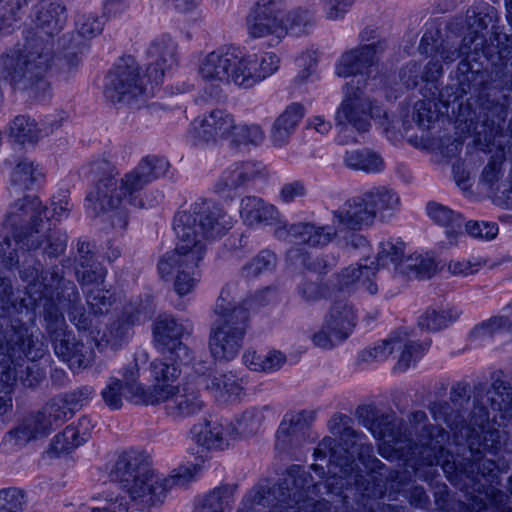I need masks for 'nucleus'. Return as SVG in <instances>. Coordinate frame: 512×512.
I'll return each mask as SVG.
<instances>
[{
  "label": "nucleus",
  "mask_w": 512,
  "mask_h": 512,
  "mask_svg": "<svg viewBox=\"0 0 512 512\" xmlns=\"http://www.w3.org/2000/svg\"><path fill=\"white\" fill-rule=\"evenodd\" d=\"M436 269L437 265L432 257L410 255L401 263L400 274L409 279H429L435 274Z\"/></svg>",
  "instance_id": "nucleus-48"
},
{
  "label": "nucleus",
  "mask_w": 512,
  "mask_h": 512,
  "mask_svg": "<svg viewBox=\"0 0 512 512\" xmlns=\"http://www.w3.org/2000/svg\"><path fill=\"white\" fill-rule=\"evenodd\" d=\"M343 161L347 168L365 173H378L384 169L382 157L367 148L346 151Z\"/></svg>",
  "instance_id": "nucleus-40"
},
{
  "label": "nucleus",
  "mask_w": 512,
  "mask_h": 512,
  "mask_svg": "<svg viewBox=\"0 0 512 512\" xmlns=\"http://www.w3.org/2000/svg\"><path fill=\"white\" fill-rule=\"evenodd\" d=\"M191 362H179L176 358V354L167 358L161 355L159 358L154 359L150 363V372L156 382L155 385L172 384L175 382L181 374V367L187 366Z\"/></svg>",
  "instance_id": "nucleus-43"
},
{
  "label": "nucleus",
  "mask_w": 512,
  "mask_h": 512,
  "mask_svg": "<svg viewBox=\"0 0 512 512\" xmlns=\"http://www.w3.org/2000/svg\"><path fill=\"white\" fill-rule=\"evenodd\" d=\"M86 301L94 315H104L113 308L117 295L109 289L96 288L87 292Z\"/></svg>",
  "instance_id": "nucleus-60"
},
{
  "label": "nucleus",
  "mask_w": 512,
  "mask_h": 512,
  "mask_svg": "<svg viewBox=\"0 0 512 512\" xmlns=\"http://www.w3.org/2000/svg\"><path fill=\"white\" fill-rule=\"evenodd\" d=\"M355 416L375 438L383 441L384 447L380 449L382 456H385L382 450H389L390 457L392 453L402 456L412 453L411 441L405 433L402 420L394 413L380 414L374 404H365L357 407Z\"/></svg>",
  "instance_id": "nucleus-11"
},
{
  "label": "nucleus",
  "mask_w": 512,
  "mask_h": 512,
  "mask_svg": "<svg viewBox=\"0 0 512 512\" xmlns=\"http://www.w3.org/2000/svg\"><path fill=\"white\" fill-rule=\"evenodd\" d=\"M86 432H80L78 427H74L72 425L67 426L63 432L57 434L51 444V450L55 454L60 453H69L76 447L83 444L87 438Z\"/></svg>",
  "instance_id": "nucleus-57"
},
{
  "label": "nucleus",
  "mask_w": 512,
  "mask_h": 512,
  "mask_svg": "<svg viewBox=\"0 0 512 512\" xmlns=\"http://www.w3.org/2000/svg\"><path fill=\"white\" fill-rule=\"evenodd\" d=\"M42 283H34L30 286V293H34L35 288L46 289L43 297H52L54 292L59 304L66 311V308L81 303L79 291L73 281L64 279L63 273L57 267L41 273Z\"/></svg>",
  "instance_id": "nucleus-25"
},
{
  "label": "nucleus",
  "mask_w": 512,
  "mask_h": 512,
  "mask_svg": "<svg viewBox=\"0 0 512 512\" xmlns=\"http://www.w3.org/2000/svg\"><path fill=\"white\" fill-rule=\"evenodd\" d=\"M364 490L366 493L360 499H357L356 508H353L352 512H405L403 509L382 503L376 499L384 493L382 484L372 488L366 487Z\"/></svg>",
  "instance_id": "nucleus-52"
},
{
  "label": "nucleus",
  "mask_w": 512,
  "mask_h": 512,
  "mask_svg": "<svg viewBox=\"0 0 512 512\" xmlns=\"http://www.w3.org/2000/svg\"><path fill=\"white\" fill-rule=\"evenodd\" d=\"M30 36L21 48H13L0 56V76L14 90L26 91L42 99L50 90L46 75L51 68L53 51Z\"/></svg>",
  "instance_id": "nucleus-7"
},
{
  "label": "nucleus",
  "mask_w": 512,
  "mask_h": 512,
  "mask_svg": "<svg viewBox=\"0 0 512 512\" xmlns=\"http://www.w3.org/2000/svg\"><path fill=\"white\" fill-rule=\"evenodd\" d=\"M405 243L400 239H388L379 243V250L374 262L376 272L380 267H388L392 264L397 273H400V265L405 257Z\"/></svg>",
  "instance_id": "nucleus-45"
},
{
  "label": "nucleus",
  "mask_w": 512,
  "mask_h": 512,
  "mask_svg": "<svg viewBox=\"0 0 512 512\" xmlns=\"http://www.w3.org/2000/svg\"><path fill=\"white\" fill-rule=\"evenodd\" d=\"M363 194L375 218L379 216L381 220H386L399 210L400 198L391 188L386 186L372 187Z\"/></svg>",
  "instance_id": "nucleus-36"
},
{
  "label": "nucleus",
  "mask_w": 512,
  "mask_h": 512,
  "mask_svg": "<svg viewBox=\"0 0 512 512\" xmlns=\"http://www.w3.org/2000/svg\"><path fill=\"white\" fill-rule=\"evenodd\" d=\"M471 386L466 381L454 383L449 392V400L434 401L428 406L429 412L438 424H445L451 430L459 432L466 438L470 458H464L472 463H483L490 460L486 453L495 456L501 448L500 432L491 429L479 433L471 425L482 426L489 420V412L486 406L479 404V399L474 396L473 410H471Z\"/></svg>",
  "instance_id": "nucleus-3"
},
{
  "label": "nucleus",
  "mask_w": 512,
  "mask_h": 512,
  "mask_svg": "<svg viewBox=\"0 0 512 512\" xmlns=\"http://www.w3.org/2000/svg\"><path fill=\"white\" fill-rule=\"evenodd\" d=\"M191 440L199 447L209 451H223L230 445L224 435V428L218 422L203 419L190 429Z\"/></svg>",
  "instance_id": "nucleus-32"
},
{
  "label": "nucleus",
  "mask_w": 512,
  "mask_h": 512,
  "mask_svg": "<svg viewBox=\"0 0 512 512\" xmlns=\"http://www.w3.org/2000/svg\"><path fill=\"white\" fill-rule=\"evenodd\" d=\"M153 333L160 355L171 358L176 354L179 362L193 360L192 351L182 342L185 336L192 333V324L189 321L178 322L168 315H160L156 320Z\"/></svg>",
  "instance_id": "nucleus-15"
},
{
  "label": "nucleus",
  "mask_w": 512,
  "mask_h": 512,
  "mask_svg": "<svg viewBox=\"0 0 512 512\" xmlns=\"http://www.w3.org/2000/svg\"><path fill=\"white\" fill-rule=\"evenodd\" d=\"M236 484H223L207 493L195 506L194 512H224L233 502Z\"/></svg>",
  "instance_id": "nucleus-41"
},
{
  "label": "nucleus",
  "mask_w": 512,
  "mask_h": 512,
  "mask_svg": "<svg viewBox=\"0 0 512 512\" xmlns=\"http://www.w3.org/2000/svg\"><path fill=\"white\" fill-rule=\"evenodd\" d=\"M325 327L333 334L336 341H344L352 333L357 323L353 305L347 300H337L331 305L325 316Z\"/></svg>",
  "instance_id": "nucleus-30"
},
{
  "label": "nucleus",
  "mask_w": 512,
  "mask_h": 512,
  "mask_svg": "<svg viewBox=\"0 0 512 512\" xmlns=\"http://www.w3.org/2000/svg\"><path fill=\"white\" fill-rule=\"evenodd\" d=\"M352 465L354 464V456L357 455L358 460L364 465V467L369 470V477L373 481V484L370 483L369 479H365L362 475H356L355 484L357 486V490H359L360 495L358 499H360L366 491L364 488L373 486H378V484H382L384 486V490L386 489V480L388 476H385L384 470H386L385 465L373 455V446L370 443L362 442L359 443V446L352 452Z\"/></svg>",
  "instance_id": "nucleus-28"
},
{
  "label": "nucleus",
  "mask_w": 512,
  "mask_h": 512,
  "mask_svg": "<svg viewBox=\"0 0 512 512\" xmlns=\"http://www.w3.org/2000/svg\"><path fill=\"white\" fill-rule=\"evenodd\" d=\"M95 393V390L90 385H84L65 393L64 395L52 398L51 403L58 407L59 412L63 417V421L66 422L73 417L75 412L82 407L83 403L91 398Z\"/></svg>",
  "instance_id": "nucleus-42"
},
{
  "label": "nucleus",
  "mask_w": 512,
  "mask_h": 512,
  "mask_svg": "<svg viewBox=\"0 0 512 512\" xmlns=\"http://www.w3.org/2000/svg\"><path fill=\"white\" fill-rule=\"evenodd\" d=\"M332 483L313 482L311 474L300 465H291L277 484L263 480L243 497L236 512H331L328 501H316L320 488Z\"/></svg>",
  "instance_id": "nucleus-4"
},
{
  "label": "nucleus",
  "mask_w": 512,
  "mask_h": 512,
  "mask_svg": "<svg viewBox=\"0 0 512 512\" xmlns=\"http://www.w3.org/2000/svg\"><path fill=\"white\" fill-rule=\"evenodd\" d=\"M242 58L243 78L240 87L251 88L256 83L266 79L279 68L280 59L274 53H265L263 56L256 54Z\"/></svg>",
  "instance_id": "nucleus-31"
},
{
  "label": "nucleus",
  "mask_w": 512,
  "mask_h": 512,
  "mask_svg": "<svg viewBox=\"0 0 512 512\" xmlns=\"http://www.w3.org/2000/svg\"><path fill=\"white\" fill-rule=\"evenodd\" d=\"M266 176L265 166L261 162H237L222 173L214 185V191L223 197L233 198L240 189Z\"/></svg>",
  "instance_id": "nucleus-22"
},
{
  "label": "nucleus",
  "mask_w": 512,
  "mask_h": 512,
  "mask_svg": "<svg viewBox=\"0 0 512 512\" xmlns=\"http://www.w3.org/2000/svg\"><path fill=\"white\" fill-rule=\"evenodd\" d=\"M333 219L345 228L360 230L363 226H371L375 217L362 194L347 200L341 209L333 211Z\"/></svg>",
  "instance_id": "nucleus-29"
},
{
  "label": "nucleus",
  "mask_w": 512,
  "mask_h": 512,
  "mask_svg": "<svg viewBox=\"0 0 512 512\" xmlns=\"http://www.w3.org/2000/svg\"><path fill=\"white\" fill-rule=\"evenodd\" d=\"M204 387L212 392L215 397L225 401L235 399L241 393L242 387L236 377L231 374H215L210 379H204Z\"/></svg>",
  "instance_id": "nucleus-49"
},
{
  "label": "nucleus",
  "mask_w": 512,
  "mask_h": 512,
  "mask_svg": "<svg viewBox=\"0 0 512 512\" xmlns=\"http://www.w3.org/2000/svg\"><path fill=\"white\" fill-rule=\"evenodd\" d=\"M345 97L340 104L335 121L338 126L351 125L358 132H366L370 128L368 110L371 99L365 96L364 81L351 80L343 88Z\"/></svg>",
  "instance_id": "nucleus-19"
},
{
  "label": "nucleus",
  "mask_w": 512,
  "mask_h": 512,
  "mask_svg": "<svg viewBox=\"0 0 512 512\" xmlns=\"http://www.w3.org/2000/svg\"><path fill=\"white\" fill-rule=\"evenodd\" d=\"M168 162L156 156H148L120 181L112 174L109 161L98 160L91 165V173L99 177L94 188L86 196V207L94 216L110 214L111 226L126 229L129 221L127 205L145 208L141 190L153 180L164 175Z\"/></svg>",
  "instance_id": "nucleus-2"
},
{
  "label": "nucleus",
  "mask_w": 512,
  "mask_h": 512,
  "mask_svg": "<svg viewBox=\"0 0 512 512\" xmlns=\"http://www.w3.org/2000/svg\"><path fill=\"white\" fill-rule=\"evenodd\" d=\"M50 341L54 353L66 362L73 372H79L92 365L95 358L93 348L76 339L72 331L69 330Z\"/></svg>",
  "instance_id": "nucleus-23"
},
{
  "label": "nucleus",
  "mask_w": 512,
  "mask_h": 512,
  "mask_svg": "<svg viewBox=\"0 0 512 512\" xmlns=\"http://www.w3.org/2000/svg\"><path fill=\"white\" fill-rule=\"evenodd\" d=\"M487 400L491 409L503 413V417L512 412V385L510 382L494 378L487 390Z\"/></svg>",
  "instance_id": "nucleus-46"
},
{
  "label": "nucleus",
  "mask_w": 512,
  "mask_h": 512,
  "mask_svg": "<svg viewBox=\"0 0 512 512\" xmlns=\"http://www.w3.org/2000/svg\"><path fill=\"white\" fill-rule=\"evenodd\" d=\"M458 318V313L452 309L437 311L435 309H427L418 320L421 329L427 331H438Z\"/></svg>",
  "instance_id": "nucleus-59"
},
{
  "label": "nucleus",
  "mask_w": 512,
  "mask_h": 512,
  "mask_svg": "<svg viewBox=\"0 0 512 512\" xmlns=\"http://www.w3.org/2000/svg\"><path fill=\"white\" fill-rule=\"evenodd\" d=\"M33 26L25 31V38L34 35L36 43L54 52V38L67 22L66 7L57 1L41 0L31 11Z\"/></svg>",
  "instance_id": "nucleus-14"
},
{
  "label": "nucleus",
  "mask_w": 512,
  "mask_h": 512,
  "mask_svg": "<svg viewBox=\"0 0 512 512\" xmlns=\"http://www.w3.org/2000/svg\"><path fill=\"white\" fill-rule=\"evenodd\" d=\"M247 305V301L234 305L229 288L221 290L214 309L217 318L209 339L211 353L216 359L230 360L242 347L250 316Z\"/></svg>",
  "instance_id": "nucleus-8"
},
{
  "label": "nucleus",
  "mask_w": 512,
  "mask_h": 512,
  "mask_svg": "<svg viewBox=\"0 0 512 512\" xmlns=\"http://www.w3.org/2000/svg\"><path fill=\"white\" fill-rule=\"evenodd\" d=\"M266 410H269L268 406L246 409L241 417L237 419L231 435L235 434L241 437H251L255 435L264 421V411Z\"/></svg>",
  "instance_id": "nucleus-55"
},
{
  "label": "nucleus",
  "mask_w": 512,
  "mask_h": 512,
  "mask_svg": "<svg viewBox=\"0 0 512 512\" xmlns=\"http://www.w3.org/2000/svg\"><path fill=\"white\" fill-rule=\"evenodd\" d=\"M29 0H0V31L11 33L18 27Z\"/></svg>",
  "instance_id": "nucleus-53"
},
{
  "label": "nucleus",
  "mask_w": 512,
  "mask_h": 512,
  "mask_svg": "<svg viewBox=\"0 0 512 512\" xmlns=\"http://www.w3.org/2000/svg\"><path fill=\"white\" fill-rule=\"evenodd\" d=\"M242 58L234 49H218L210 52L201 62L200 75L211 85L221 86L234 83L240 87Z\"/></svg>",
  "instance_id": "nucleus-17"
},
{
  "label": "nucleus",
  "mask_w": 512,
  "mask_h": 512,
  "mask_svg": "<svg viewBox=\"0 0 512 512\" xmlns=\"http://www.w3.org/2000/svg\"><path fill=\"white\" fill-rule=\"evenodd\" d=\"M235 121L231 114L225 110L215 109L204 115L200 120L194 121L196 136L203 142H216L232 136Z\"/></svg>",
  "instance_id": "nucleus-27"
},
{
  "label": "nucleus",
  "mask_w": 512,
  "mask_h": 512,
  "mask_svg": "<svg viewBox=\"0 0 512 512\" xmlns=\"http://www.w3.org/2000/svg\"><path fill=\"white\" fill-rule=\"evenodd\" d=\"M314 22V18L309 11L302 9L292 10L284 18L286 34L291 33L295 36L308 34Z\"/></svg>",
  "instance_id": "nucleus-61"
},
{
  "label": "nucleus",
  "mask_w": 512,
  "mask_h": 512,
  "mask_svg": "<svg viewBox=\"0 0 512 512\" xmlns=\"http://www.w3.org/2000/svg\"><path fill=\"white\" fill-rule=\"evenodd\" d=\"M44 320L49 339L60 336L69 331L63 313L54 303L53 297H42Z\"/></svg>",
  "instance_id": "nucleus-56"
},
{
  "label": "nucleus",
  "mask_w": 512,
  "mask_h": 512,
  "mask_svg": "<svg viewBox=\"0 0 512 512\" xmlns=\"http://www.w3.org/2000/svg\"><path fill=\"white\" fill-rule=\"evenodd\" d=\"M41 130L34 119L28 115H17L9 126V137L20 144L36 143Z\"/></svg>",
  "instance_id": "nucleus-51"
},
{
  "label": "nucleus",
  "mask_w": 512,
  "mask_h": 512,
  "mask_svg": "<svg viewBox=\"0 0 512 512\" xmlns=\"http://www.w3.org/2000/svg\"><path fill=\"white\" fill-rule=\"evenodd\" d=\"M43 176L38 166L27 158L20 160L11 174V185L19 190L31 189Z\"/></svg>",
  "instance_id": "nucleus-54"
},
{
  "label": "nucleus",
  "mask_w": 512,
  "mask_h": 512,
  "mask_svg": "<svg viewBox=\"0 0 512 512\" xmlns=\"http://www.w3.org/2000/svg\"><path fill=\"white\" fill-rule=\"evenodd\" d=\"M364 438V434L356 431L351 426H345L344 430H341L339 439L343 447L339 451L341 462H337L341 478L349 476L353 472L351 454L359 446V443L363 442Z\"/></svg>",
  "instance_id": "nucleus-44"
},
{
  "label": "nucleus",
  "mask_w": 512,
  "mask_h": 512,
  "mask_svg": "<svg viewBox=\"0 0 512 512\" xmlns=\"http://www.w3.org/2000/svg\"><path fill=\"white\" fill-rule=\"evenodd\" d=\"M304 115V108L299 103L289 105L274 121L272 141L275 146L285 145Z\"/></svg>",
  "instance_id": "nucleus-37"
},
{
  "label": "nucleus",
  "mask_w": 512,
  "mask_h": 512,
  "mask_svg": "<svg viewBox=\"0 0 512 512\" xmlns=\"http://www.w3.org/2000/svg\"><path fill=\"white\" fill-rule=\"evenodd\" d=\"M317 410H302L289 419H284L277 430V442L283 446L296 447L302 442L315 441L316 433L311 430L315 421Z\"/></svg>",
  "instance_id": "nucleus-24"
},
{
  "label": "nucleus",
  "mask_w": 512,
  "mask_h": 512,
  "mask_svg": "<svg viewBox=\"0 0 512 512\" xmlns=\"http://www.w3.org/2000/svg\"><path fill=\"white\" fill-rule=\"evenodd\" d=\"M388 45L385 39H378L372 43H367L344 52L335 67V74L339 77L360 76V79L354 81H366L372 72V68L377 65L379 57L386 51Z\"/></svg>",
  "instance_id": "nucleus-16"
},
{
  "label": "nucleus",
  "mask_w": 512,
  "mask_h": 512,
  "mask_svg": "<svg viewBox=\"0 0 512 512\" xmlns=\"http://www.w3.org/2000/svg\"><path fill=\"white\" fill-rule=\"evenodd\" d=\"M169 253L170 252H167L159 260V263H158L159 273H160L161 277L164 278L166 276L171 275L174 271H176L177 274H176L175 281H174V289L179 296L187 295L194 289V287L196 285L197 278H196L195 269L198 267V264L201 260H197L193 264L192 267H189L188 265H186V263L183 260L184 256L181 255V260L177 261L175 264L171 265V269L169 270V272H163L160 268V265H161V262L166 258V256Z\"/></svg>",
  "instance_id": "nucleus-39"
},
{
  "label": "nucleus",
  "mask_w": 512,
  "mask_h": 512,
  "mask_svg": "<svg viewBox=\"0 0 512 512\" xmlns=\"http://www.w3.org/2000/svg\"><path fill=\"white\" fill-rule=\"evenodd\" d=\"M144 405L165 403V414L174 421L184 420L198 415L205 407L197 390L184 385H153L151 392L144 394Z\"/></svg>",
  "instance_id": "nucleus-12"
},
{
  "label": "nucleus",
  "mask_w": 512,
  "mask_h": 512,
  "mask_svg": "<svg viewBox=\"0 0 512 512\" xmlns=\"http://www.w3.org/2000/svg\"><path fill=\"white\" fill-rule=\"evenodd\" d=\"M134 322L132 311L125 309L122 315L110 324L102 339L112 348L120 347L131 336Z\"/></svg>",
  "instance_id": "nucleus-47"
},
{
  "label": "nucleus",
  "mask_w": 512,
  "mask_h": 512,
  "mask_svg": "<svg viewBox=\"0 0 512 512\" xmlns=\"http://www.w3.org/2000/svg\"><path fill=\"white\" fill-rule=\"evenodd\" d=\"M376 275L374 261L368 264L351 265L337 274L338 285L341 289L349 287L356 282H362L365 289L372 295L378 292L377 284L371 279Z\"/></svg>",
  "instance_id": "nucleus-38"
},
{
  "label": "nucleus",
  "mask_w": 512,
  "mask_h": 512,
  "mask_svg": "<svg viewBox=\"0 0 512 512\" xmlns=\"http://www.w3.org/2000/svg\"><path fill=\"white\" fill-rule=\"evenodd\" d=\"M88 44L81 35L71 31L64 33L57 41V53L60 55L61 69L65 73H73L82 62V55Z\"/></svg>",
  "instance_id": "nucleus-34"
},
{
  "label": "nucleus",
  "mask_w": 512,
  "mask_h": 512,
  "mask_svg": "<svg viewBox=\"0 0 512 512\" xmlns=\"http://www.w3.org/2000/svg\"><path fill=\"white\" fill-rule=\"evenodd\" d=\"M240 215L249 226L275 225L280 217L274 205L256 196H246L241 200Z\"/></svg>",
  "instance_id": "nucleus-33"
},
{
  "label": "nucleus",
  "mask_w": 512,
  "mask_h": 512,
  "mask_svg": "<svg viewBox=\"0 0 512 512\" xmlns=\"http://www.w3.org/2000/svg\"><path fill=\"white\" fill-rule=\"evenodd\" d=\"M145 90L140 67L132 56L120 58L106 76L104 95L113 104L132 105L144 96Z\"/></svg>",
  "instance_id": "nucleus-13"
},
{
  "label": "nucleus",
  "mask_w": 512,
  "mask_h": 512,
  "mask_svg": "<svg viewBox=\"0 0 512 512\" xmlns=\"http://www.w3.org/2000/svg\"><path fill=\"white\" fill-rule=\"evenodd\" d=\"M277 264L276 254L268 249L260 251L249 263L241 269V275L250 279L274 270Z\"/></svg>",
  "instance_id": "nucleus-58"
},
{
  "label": "nucleus",
  "mask_w": 512,
  "mask_h": 512,
  "mask_svg": "<svg viewBox=\"0 0 512 512\" xmlns=\"http://www.w3.org/2000/svg\"><path fill=\"white\" fill-rule=\"evenodd\" d=\"M427 213L435 223L447 228L449 236L461 232L464 219L460 213L436 202L428 203Z\"/></svg>",
  "instance_id": "nucleus-50"
},
{
  "label": "nucleus",
  "mask_w": 512,
  "mask_h": 512,
  "mask_svg": "<svg viewBox=\"0 0 512 512\" xmlns=\"http://www.w3.org/2000/svg\"><path fill=\"white\" fill-rule=\"evenodd\" d=\"M284 11L282 0H258L246 17L248 34L253 38L269 35L278 39L284 37Z\"/></svg>",
  "instance_id": "nucleus-18"
},
{
  "label": "nucleus",
  "mask_w": 512,
  "mask_h": 512,
  "mask_svg": "<svg viewBox=\"0 0 512 512\" xmlns=\"http://www.w3.org/2000/svg\"><path fill=\"white\" fill-rule=\"evenodd\" d=\"M457 81L466 85L468 90H473L477 101L479 102V114L485 117V125H500L505 121L507 111L503 103L494 99L490 100L485 93V73L480 70H472L470 62L461 60L456 71Z\"/></svg>",
  "instance_id": "nucleus-20"
},
{
  "label": "nucleus",
  "mask_w": 512,
  "mask_h": 512,
  "mask_svg": "<svg viewBox=\"0 0 512 512\" xmlns=\"http://www.w3.org/2000/svg\"><path fill=\"white\" fill-rule=\"evenodd\" d=\"M75 277L82 286L103 283L106 269L97 260H91L75 266Z\"/></svg>",
  "instance_id": "nucleus-64"
},
{
  "label": "nucleus",
  "mask_w": 512,
  "mask_h": 512,
  "mask_svg": "<svg viewBox=\"0 0 512 512\" xmlns=\"http://www.w3.org/2000/svg\"><path fill=\"white\" fill-rule=\"evenodd\" d=\"M296 243L306 244L313 248H323L338 235L333 225H318L313 222H299L293 229Z\"/></svg>",
  "instance_id": "nucleus-35"
},
{
  "label": "nucleus",
  "mask_w": 512,
  "mask_h": 512,
  "mask_svg": "<svg viewBox=\"0 0 512 512\" xmlns=\"http://www.w3.org/2000/svg\"><path fill=\"white\" fill-rule=\"evenodd\" d=\"M147 55L152 60L147 75L159 83L165 72L177 64V44L170 36L162 35L151 42Z\"/></svg>",
  "instance_id": "nucleus-26"
},
{
  "label": "nucleus",
  "mask_w": 512,
  "mask_h": 512,
  "mask_svg": "<svg viewBox=\"0 0 512 512\" xmlns=\"http://www.w3.org/2000/svg\"><path fill=\"white\" fill-rule=\"evenodd\" d=\"M232 228V218L218 204L201 200L188 209L179 210L174 216L173 229L178 238L176 248L161 262L163 272H169L171 265L183 260L192 267L202 260L206 251L203 240H216Z\"/></svg>",
  "instance_id": "nucleus-5"
},
{
  "label": "nucleus",
  "mask_w": 512,
  "mask_h": 512,
  "mask_svg": "<svg viewBox=\"0 0 512 512\" xmlns=\"http://www.w3.org/2000/svg\"><path fill=\"white\" fill-rule=\"evenodd\" d=\"M411 417L415 430L419 434L420 444L411 439L406 425L402 422L405 433L411 441L412 453L407 456L392 453V456L403 459L407 466L414 468L418 477L423 476L422 468L440 466L451 484L460 489L470 487L478 493H484L496 505H501L507 500V495L496 488L500 485V474L504 472V467H500L495 460L472 463L463 458L457 461L454 455L444 447L449 441V432L439 425L426 424L427 415L424 411H415Z\"/></svg>",
  "instance_id": "nucleus-1"
},
{
  "label": "nucleus",
  "mask_w": 512,
  "mask_h": 512,
  "mask_svg": "<svg viewBox=\"0 0 512 512\" xmlns=\"http://www.w3.org/2000/svg\"><path fill=\"white\" fill-rule=\"evenodd\" d=\"M442 109L439 107V103L433 99L419 100L414 105L413 118L420 128L428 129L430 123L437 120L440 113H445Z\"/></svg>",
  "instance_id": "nucleus-62"
},
{
  "label": "nucleus",
  "mask_w": 512,
  "mask_h": 512,
  "mask_svg": "<svg viewBox=\"0 0 512 512\" xmlns=\"http://www.w3.org/2000/svg\"><path fill=\"white\" fill-rule=\"evenodd\" d=\"M109 475L140 509L162 504L168 491L173 487H183L193 479L191 470L186 467L160 478L152 469L150 456L136 450L121 453Z\"/></svg>",
  "instance_id": "nucleus-6"
},
{
  "label": "nucleus",
  "mask_w": 512,
  "mask_h": 512,
  "mask_svg": "<svg viewBox=\"0 0 512 512\" xmlns=\"http://www.w3.org/2000/svg\"><path fill=\"white\" fill-rule=\"evenodd\" d=\"M47 206L37 196H24L13 202L7 211L2 229L7 230L16 246L28 251L41 247L35 234H39L44 221H49Z\"/></svg>",
  "instance_id": "nucleus-10"
},
{
  "label": "nucleus",
  "mask_w": 512,
  "mask_h": 512,
  "mask_svg": "<svg viewBox=\"0 0 512 512\" xmlns=\"http://www.w3.org/2000/svg\"><path fill=\"white\" fill-rule=\"evenodd\" d=\"M35 237L42 242L39 249H42L43 254L50 259L58 258L66 250L68 237L63 231H53L45 236L35 234Z\"/></svg>",
  "instance_id": "nucleus-63"
},
{
  "label": "nucleus",
  "mask_w": 512,
  "mask_h": 512,
  "mask_svg": "<svg viewBox=\"0 0 512 512\" xmlns=\"http://www.w3.org/2000/svg\"><path fill=\"white\" fill-rule=\"evenodd\" d=\"M0 355L12 363L23 357L31 361L16 372V377L24 386L34 388L44 379L45 373L36 363L44 355V344L20 319L3 318V322L0 321Z\"/></svg>",
  "instance_id": "nucleus-9"
},
{
  "label": "nucleus",
  "mask_w": 512,
  "mask_h": 512,
  "mask_svg": "<svg viewBox=\"0 0 512 512\" xmlns=\"http://www.w3.org/2000/svg\"><path fill=\"white\" fill-rule=\"evenodd\" d=\"M59 408L48 401L39 411L31 414L9 434L15 438L17 444H25L32 439L46 437L52 430L61 426L64 415L58 413Z\"/></svg>",
  "instance_id": "nucleus-21"
}]
</instances>
